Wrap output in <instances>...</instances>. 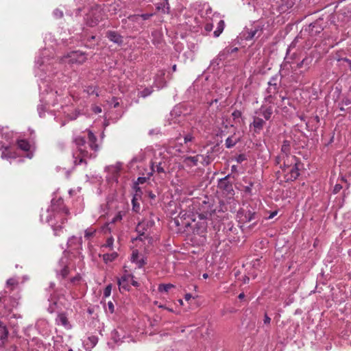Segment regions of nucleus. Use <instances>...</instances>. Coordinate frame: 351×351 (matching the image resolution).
Listing matches in <instances>:
<instances>
[{"label": "nucleus", "mask_w": 351, "mask_h": 351, "mask_svg": "<svg viewBox=\"0 0 351 351\" xmlns=\"http://www.w3.org/2000/svg\"><path fill=\"white\" fill-rule=\"evenodd\" d=\"M177 20L178 25L186 30L197 32L204 25L206 33L212 31L213 23L219 18L218 14H213L210 5L206 3L196 2L189 9L177 5Z\"/></svg>", "instance_id": "obj_1"}, {"label": "nucleus", "mask_w": 351, "mask_h": 351, "mask_svg": "<svg viewBox=\"0 0 351 351\" xmlns=\"http://www.w3.org/2000/svg\"><path fill=\"white\" fill-rule=\"evenodd\" d=\"M295 0H281L276 8L268 3L267 0H250L254 11L262 12V15L269 19L267 23L274 20L276 16L289 12L294 5Z\"/></svg>", "instance_id": "obj_2"}, {"label": "nucleus", "mask_w": 351, "mask_h": 351, "mask_svg": "<svg viewBox=\"0 0 351 351\" xmlns=\"http://www.w3.org/2000/svg\"><path fill=\"white\" fill-rule=\"evenodd\" d=\"M88 145H86L84 137L79 136L74 138L73 142L75 143L79 152L77 156H75L76 154H73L75 165L81 164L85 158L96 157L99 146L96 143L97 137L90 130L88 131Z\"/></svg>", "instance_id": "obj_3"}, {"label": "nucleus", "mask_w": 351, "mask_h": 351, "mask_svg": "<svg viewBox=\"0 0 351 351\" xmlns=\"http://www.w3.org/2000/svg\"><path fill=\"white\" fill-rule=\"evenodd\" d=\"M61 199L56 201L53 199L51 205L48 212H51L47 217V222L52 227L56 235H58V232L62 229V224L66 221L65 216L69 214V210L65 208H59L58 206L62 204Z\"/></svg>", "instance_id": "obj_4"}, {"label": "nucleus", "mask_w": 351, "mask_h": 351, "mask_svg": "<svg viewBox=\"0 0 351 351\" xmlns=\"http://www.w3.org/2000/svg\"><path fill=\"white\" fill-rule=\"evenodd\" d=\"M281 173L286 181H293L298 178L299 173V162L295 156H290L287 160L282 161L280 164Z\"/></svg>", "instance_id": "obj_5"}, {"label": "nucleus", "mask_w": 351, "mask_h": 351, "mask_svg": "<svg viewBox=\"0 0 351 351\" xmlns=\"http://www.w3.org/2000/svg\"><path fill=\"white\" fill-rule=\"evenodd\" d=\"M265 24L263 20L254 21L246 26L242 32V36L245 40H252L254 38H258L265 29Z\"/></svg>", "instance_id": "obj_6"}, {"label": "nucleus", "mask_w": 351, "mask_h": 351, "mask_svg": "<svg viewBox=\"0 0 351 351\" xmlns=\"http://www.w3.org/2000/svg\"><path fill=\"white\" fill-rule=\"evenodd\" d=\"M240 223L245 224L257 219V213L255 208L250 205H246L241 208L237 215Z\"/></svg>", "instance_id": "obj_7"}, {"label": "nucleus", "mask_w": 351, "mask_h": 351, "mask_svg": "<svg viewBox=\"0 0 351 351\" xmlns=\"http://www.w3.org/2000/svg\"><path fill=\"white\" fill-rule=\"evenodd\" d=\"M86 60L87 55L86 53L80 51H74L64 56L62 59V61L64 63H68L71 65H81L84 64Z\"/></svg>", "instance_id": "obj_8"}, {"label": "nucleus", "mask_w": 351, "mask_h": 351, "mask_svg": "<svg viewBox=\"0 0 351 351\" xmlns=\"http://www.w3.org/2000/svg\"><path fill=\"white\" fill-rule=\"evenodd\" d=\"M183 162L186 167H192L197 166L198 163H201L204 166H206L210 162V161L208 156L198 154L195 156L184 158Z\"/></svg>", "instance_id": "obj_9"}, {"label": "nucleus", "mask_w": 351, "mask_h": 351, "mask_svg": "<svg viewBox=\"0 0 351 351\" xmlns=\"http://www.w3.org/2000/svg\"><path fill=\"white\" fill-rule=\"evenodd\" d=\"M155 222L152 218L146 219L139 222L136 228V231L138 233V237L136 239L142 241V237H145L146 232H148L154 225Z\"/></svg>", "instance_id": "obj_10"}, {"label": "nucleus", "mask_w": 351, "mask_h": 351, "mask_svg": "<svg viewBox=\"0 0 351 351\" xmlns=\"http://www.w3.org/2000/svg\"><path fill=\"white\" fill-rule=\"evenodd\" d=\"M274 112V106L273 105H266L263 104L261 107L258 109L255 114L256 115H259L261 117L264 118L265 121H268L271 119V115Z\"/></svg>", "instance_id": "obj_11"}, {"label": "nucleus", "mask_w": 351, "mask_h": 351, "mask_svg": "<svg viewBox=\"0 0 351 351\" xmlns=\"http://www.w3.org/2000/svg\"><path fill=\"white\" fill-rule=\"evenodd\" d=\"M291 144L289 141H284L281 147V154L277 157L276 162L278 164H280L282 161L287 160V158L290 156Z\"/></svg>", "instance_id": "obj_12"}, {"label": "nucleus", "mask_w": 351, "mask_h": 351, "mask_svg": "<svg viewBox=\"0 0 351 351\" xmlns=\"http://www.w3.org/2000/svg\"><path fill=\"white\" fill-rule=\"evenodd\" d=\"M193 136L191 134H187L184 137L177 136V145L179 144L182 149H177L178 152H189L190 149V143H191Z\"/></svg>", "instance_id": "obj_13"}, {"label": "nucleus", "mask_w": 351, "mask_h": 351, "mask_svg": "<svg viewBox=\"0 0 351 351\" xmlns=\"http://www.w3.org/2000/svg\"><path fill=\"white\" fill-rule=\"evenodd\" d=\"M69 267L66 265L64 260L61 259L58 263V267L56 269L57 278L64 279L69 275Z\"/></svg>", "instance_id": "obj_14"}, {"label": "nucleus", "mask_w": 351, "mask_h": 351, "mask_svg": "<svg viewBox=\"0 0 351 351\" xmlns=\"http://www.w3.org/2000/svg\"><path fill=\"white\" fill-rule=\"evenodd\" d=\"M265 124V120L255 114L253 117V122L250 124V128H253L255 133H259L263 130Z\"/></svg>", "instance_id": "obj_15"}, {"label": "nucleus", "mask_w": 351, "mask_h": 351, "mask_svg": "<svg viewBox=\"0 0 351 351\" xmlns=\"http://www.w3.org/2000/svg\"><path fill=\"white\" fill-rule=\"evenodd\" d=\"M278 89V77H273L269 82H268V87L267 88V92L269 94L267 97V99H269L271 97L272 94H275Z\"/></svg>", "instance_id": "obj_16"}, {"label": "nucleus", "mask_w": 351, "mask_h": 351, "mask_svg": "<svg viewBox=\"0 0 351 351\" xmlns=\"http://www.w3.org/2000/svg\"><path fill=\"white\" fill-rule=\"evenodd\" d=\"M106 37L114 43L121 45L123 40V37L115 31H108L106 32Z\"/></svg>", "instance_id": "obj_17"}, {"label": "nucleus", "mask_w": 351, "mask_h": 351, "mask_svg": "<svg viewBox=\"0 0 351 351\" xmlns=\"http://www.w3.org/2000/svg\"><path fill=\"white\" fill-rule=\"evenodd\" d=\"M56 321L58 325H61L66 329H70L71 328V325L70 324L65 313H62L58 314Z\"/></svg>", "instance_id": "obj_18"}, {"label": "nucleus", "mask_w": 351, "mask_h": 351, "mask_svg": "<svg viewBox=\"0 0 351 351\" xmlns=\"http://www.w3.org/2000/svg\"><path fill=\"white\" fill-rule=\"evenodd\" d=\"M207 228V223L203 221L199 223V227H198L195 232H196L198 234L200 235V242L204 243L206 241L205 232Z\"/></svg>", "instance_id": "obj_19"}, {"label": "nucleus", "mask_w": 351, "mask_h": 351, "mask_svg": "<svg viewBox=\"0 0 351 351\" xmlns=\"http://www.w3.org/2000/svg\"><path fill=\"white\" fill-rule=\"evenodd\" d=\"M165 73L162 71L157 74L155 78L154 84L158 88H162L165 86L166 81L165 79Z\"/></svg>", "instance_id": "obj_20"}, {"label": "nucleus", "mask_w": 351, "mask_h": 351, "mask_svg": "<svg viewBox=\"0 0 351 351\" xmlns=\"http://www.w3.org/2000/svg\"><path fill=\"white\" fill-rule=\"evenodd\" d=\"M240 140V138L235 134L228 137L226 140L225 145L227 148L233 147Z\"/></svg>", "instance_id": "obj_21"}, {"label": "nucleus", "mask_w": 351, "mask_h": 351, "mask_svg": "<svg viewBox=\"0 0 351 351\" xmlns=\"http://www.w3.org/2000/svg\"><path fill=\"white\" fill-rule=\"evenodd\" d=\"M138 191L141 192L139 187H137L136 193L134 195L132 199V210L136 213H138L140 210V204L137 201L138 199L141 197V195L138 193Z\"/></svg>", "instance_id": "obj_22"}, {"label": "nucleus", "mask_w": 351, "mask_h": 351, "mask_svg": "<svg viewBox=\"0 0 351 351\" xmlns=\"http://www.w3.org/2000/svg\"><path fill=\"white\" fill-rule=\"evenodd\" d=\"M216 22L217 23V27L214 32V36L218 37L222 33L225 27V23L224 21L221 19L218 21L217 20Z\"/></svg>", "instance_id": "obj_23"}, {"label": "nucleus", "mask_w": 351, "mask_h": 351, "mask_svg": "<svg viewBox=\"0 0 351 351\" xmlns=\"http://www.w3.org/2000/svg\"><path fill=\"white\" fill-rule=\"evenodd\" d=\"M18 147L23 151H29L30 149V145L28 141L25 140H19L17 142Z\"/></svg>", "instance_id": "obj_24"}, {"label": "nucleus", "mask_w": 351, "mask_h": 351, "mask_svg": "<svg viewBox=\"0 0 351 351\" xmlns=\"http://www.w3.org/2000/svg\"><path fill=\"white\" fill-rule=\"evenodd\" d=\"M8 334V332L6 327L0 322V342L3 343V340L7 338Z\"/></svg>", "instance_id": "obj_25"}, {"label": "nucleus", "mask_w": 351, "mask_h": 351, "mask_svg": "<svg viewBox=\"0 0 351 351\" xmlns=\"http://www.w3.org/2000/svg\"><path fill=\"white\" fill-rule=\"evenodd\" d=\"M173 287L174 285L173 284H160L158 286V291L161 293H167Z\"/></svg>", "instance_id": "obj_26"}, {"label": "nucleus", "mask_w": 351, "mask_h": 351, "mask_svg": "<svg viewBox=\"0 0 351 351\" xmlns=\"http://www.w3.org/2000/svg\"><path fill=\"white\" fill-rule=\"evenodd\" d=\"M118 254L117 252H112L110 254H104L103 255V259L106 263L113 261L117 257Z\"/></svg>", "instance_id": "obj_27"}, {"label": "nucleus", "mask_w": 351, "mask_h": 351, "mask_svg": "<svg viewBox=\"0 0 351 351\" xmlns=\"http://www.w3.org/2000/svg\"><path fill=\"white\" fill-rule=\"evenodd\" d=\"M98 341V338L96 336L92 335L88 337L86 344L90 345V347H94Z\"/></svg>", "instance_id": "obj_28"}, {"label": "nucleus", "mask_w": 351, "mask_h": 351, "mask_svg": "<svg viewBox=\"0 0 351 351\" xmlns=\"http://www.w3.org/2000/svg\"><path fill=\"white\" fill-rule=\"evenodd\" d=\"M155 163H156L155 162H152L151 167H152V171H154L155 168H156V171L158 173L164 172V167L162 166V163L159 162V163L156 164V165H155Z\"/></svg>", "instance_id": "obj_29"}, {"label": "nucleus", "mask_w": 351, "mask_h": 351, "mask_svg": "<svg viewBox=\"0 0 351 351\" xmlns=\"http://www.w3.org/2000/svg\"><path fill=\"white\" fill-rule=\"evenodd\" d=\"M152 93V90L149 88H146L145 89H143V90L140 91L138 93V95L140 97H146L149 95H150Z\"/></svg>", "instance_id": "obj_30"}, {"label": "nucleus", "mask_w": 351, "mask_h": 351, "mask_svg": "<svg viewBox=\"0 0 351 351\" xmlns=\"http://www.w3.org/2000/svg\"><path fill=\"white\" fill-rule=\"evenodd\" d=\"M123 218V213L119 211L117 213V215L112 219L110 223H115L118 221H120Z\"/></svg>", "instance_id": "obj_31"}, {"label": "nucleus", "mask_w": 351, "mask_h": 351, "mask_svg": "<svg viewBox=\"0 0 351 351\" xmlns=\"http://www.w3.org/2000/svg\"><path fill=\"white\" fill-rule=\"evenodd\" d=\"M106 311L111 314L114 312V305L112 301L108 302L107 306L106 307Z\"/></svg>", "instance_id": "obj_32"}, {"label": "nucleus", "mask_w": 351, "mask_h": 351, "mask_svg": "<svg viewBox=\"0 0 351 351\" xmlns=\"http://www.w3.org/2000/svg\"><path fill=\"white\" fill-rule=\"evenodd\" d=\"M121 169V164L117 163L114 166H111L109 167L110 171H111L113 173L116 174L119 172Z\"/></svg>", "instance_id": "obj_33"}, {"label": "nucleus", "mask_w": 351, "mask_h": 351, "mask_svg": "<svg viewBox=\"0 0 351 351\" xmlns=\"http://www.w3.org/2000/svg\"><path fill=\"white\" fill-rule=\"evenodd\" d=\"M112 337L114 339V341L117 342L121 340V337L119 333V331L117 330H114L112 332Z\"/></svg>", "instance_id": "obj_34"}, {"label": "nucleus", "mask_w": 351, "mask_h": 351, "mask_svg": "<svg viewBox=\"0 0 351 351\" xmlns=\"http://www.w3.org/2000/svg\"><path fill=\"white\" fill-rule=\"evenodd\" d=\"M53 14L56 19H61L64 15L63 12L59 9H56Z\"/></svg>", "instance_id": "obj_35"}, {"label": "nucleus", "mask_w": 351, "mask_h": 351, "mask_svg": "<svg viewBox=\"0 0 351 351\" xmlns=\"http://www.w3.org/2000/svg\"><path fill=\"white\" fill-rule=\"evenodd\" d=\"M111 289H112V286L111 285H108L104 289V297H108L110 296V293H111Z\"/></svg>", "instance_id": "obj_36"}, {"label": "nucleus", "mask_w": 351, "mask_h": 351, "mask_svg": "<svg viewBox=\"0 0 351 351\" xmlns=\"http://www.w3.org/2000/svg\"><path fill=\"white\" fill-rule=\"evenodd\" d=\"M7 285L8 286H14V285H16L18 284V281L15 278H10L7 280Z\"/></svg>", "instance_id": "obj_37"}, {"label": "nucleus", "mask_w": 351, "mask_h": 351, "mask_svg": "<svg viewBox=\"0 0 351 351\" xmlns=\"http://www.w3.org/2000/svg\"><path fill=\"white\" fill-rule=\"evenodd\" d=\"M95 232V230H86L84 237H85V238L88 239L89 238H90L91 237H93L94 235Z\"/></svg>", "instance_id": "obj_38"}, {"label": "nucleus", "mask_w": 351, "mask_h": 351, "mask_svg": "<svg viewBox=\"0 0 351 351\" xmlns=\"http://www.w3.org/2000/svg\"><path fill=\"white\" fill-rule=\"evenodd\" d=\"M232 116L234 120L239 119L241 117V112L239 110H234L232 113Z\"/></svg>", "instance_id": "obj_39"}, {"label": "nucleus", "mask_w": 351, "mask_h": 351, "mask_svg": "<svg viewBox=\"0 0 351 351\" xmlns=\"http://www.w3.org/2000/svg\"><path fill=\"white\" fill-rule=\"evenodd\" d=\"M246 159L245 156L243 154H239L237 156L236 160L237 162L241 163Z\"/></svg>", "instance_id": "obj_40"}, {"label": "nucleus", "mask_w": 351, "mask_h": 351, "mask_svg": "<svg viewBox=\"0 0 351 351\" xmlns=\"http://www.w3.org/2000/svg\"><path fill=\"white\" fill-rule=\"evenodd\" d=\"M45 60H43V58H38V60H36V65L38 66V67H42L43 66H44L45 64Z\"/></svg>", "instance_id": "obj_41"}, {"label": "nucleus", "mask_w": 351, "mask_h": 351, "mask_svg": "<svg viewBox=\"0 0 351 351\" xmlns=\"http://www.w3.org/2000/svg\"><path fill=\"white\" fill-rule=\"evenodd\" d=\"M38 113H39V115L40 117H43V114L45 112V108L43 105H39L38 106Z\"/></svg>", "instance_id": "obj_42"}, {"label": "nucleus", "mask_w": 351, "mask_h": 351, "mask_svg": "<svg viewBox=\"0 0 351 351\" xmlns=\"http://www.w3.org/2000/svg\"><path fill=\"white\" fill-rule=\"evenodd\" d=\"M80 280H81L80 275L77 274L75 276H74L73 278H72L71 279V282L73 284H75V283L78 282Z\"/></svg>", "instance_id": "obj_43"}, {"label": "nucleus", "mask_w": 351, "mask_h": 351, "mask_svg": "<svg viewBox=\"0 0 351 351\" xmlns=\"http://www.w3.org/2000/svg\"><path fill=\"white\" fill-rule=\"evenodd\" d=\"M110 105L114 108H117L119 106V102L118 101V99L117 98L113 97L110 103Z\"/></svg>", "instance_id": "obj_44"}, {"label": "nucleus", "mask_w": 351, "mask_h": 351, "mask_svg": "<svg viewBox=\"0 0 351 351\" xmlns=\"http://www.w3.org/2000/svg\"><path fill=\"white\" fill-rule=\"evenodd\" d=\"M146 180H147V178L145 177H138L137 179V181L136 182V184L138 185L141 184H143L146 182Z\"/></svg>", "instance_id": "obj_45"}, {"label": "nucleus", "mask_w": 351, "mask_h": 351, "mask_svg": "<svg viewBox=\"0 0 351 351\" xmlns=\"http://www.w3.org/2000/svg\"><path fill=\"white\" fill-rule=\"evenodd\" d=\"M138 16L141 17L143 20H148L151 16H153V14H143Z\"/></svg>", "instance_id": "obj_46"}, {"label": "nucleus", "mask_w": 351, "mask_h": 351, "mask_svg": "<svg viewBox=\"0 0 351 351\" xmlns=\"http://www.w3.org/2000/svg\"><path fill=\"white\" fill-rule=\"evenodd\" d=\"M62 344V343H60V344L56 343L55 344L54 348H55L56 351H64L65 350L64 348H62V347H61Z\"/></svg>", "instance_id": "obj_47"}, {"label": "nucleus", "mask_w": 351, "mask_h": 351, "mask_svg": "<svg viewBox=\"0 0 351 351\" xmlns=\"http://www.w3.org/2000/svg\"><path fill=\"white\" fill-rule=\"evenodd\" d=\"M113 241L114 240H113L112 238L108 239V240L106 241V246L109 247H112V245H113Z\"/></svg>", "instance_id": "obj_48"}, {"label": "nucleus", "mask_w": 351, "mask_h": 351, "mask_svg": "<svg viewBox=\"0 0 351 351\" xmlns=\"http://www.w3.org/2000/svg\"><path fill=\"white\" fill-rule=\"evenodd\" d=\"M263 322L264 324H269L271 322V318L267 314H265Z\"/></svg>", "instance_id": "obj_49"}, {"label": "nucleus", "mask_w": 351, "mask_h": 351, "mask_svg": "<svg viewBox=\"0 0 351 351\" xmlns=\"http://www.w3.org/2000/svg\"><path fill=\"white\" fill-rule=\"evenodd\" d=\"M341 186L340 184H336L334 187V193H337L341 189Z\"/></svg>", "instance_id": "obj_50"}, {"label": "nucleus", "mask_w": 351, "mask_h": 351, "mask_svg": "<svg viewBox=\"0 0 351 351\" xmlns=\"http://www.w3.org/2000/svg\"><path fill=\"white\" fill-rule=\"evenodd\" d=\"M62 348H64V351H73L71 348H69L66 344H62L61 345Z\"/></svg>", "instance_id": "obj_51"}, {"label": "nucleus", "mask_w": 351, "mask_h": 351, "mask_svg": "<svg viewBox=\"0 0 351 351\" xmlns=\"http://www.w3.org/2000/svg\"><path fill=\"white\" fill-rule=\"evenodd\" d=\"M170 116H171V119H170V118H169V119H168V121H169V124H171V123H174V122H175V121H173L174 117H173V111H171V112H170Z\"/></svg>", "instance_id": "obj_52"}, {"label": "nucleus", "mask_w": 351, "mask_h": 351, "mask_svg": "<svg viewBox=\"0 0 351 351\" xmlns=\"http://www.w3.org/2000/svg\"><path fill=\"white\" fill-rule=\"evenodd\" d=\"M93 110L95 113H99L101 112V108L100 107L96 106L94 108Z\"/></svg>", "instance_id": "obj_53"}, {"label": "nucleus", "mask_w": 351, "mask_h": 351, "mask_svg": "<svg viewBox=\"0 0 351 351\" xmlns=\"http://www.w3.org/2000/svg\"><path fill=\"white\" fill-rule=\"evenodd\" d=\"M191 298H192V295H191V294H190V293H186V294L185 295V296H184V298H185V300H186V301L190 300L191 299Z\"/></svg>", "instance_id": "obj_54"}, {"label": "nucleus", "mask_w": 351, "mask_h": 351, "mask_svg": "<svg viewBox=\"0 0 351 351\" xmlns=\"http://www.w3.org/2000/svg\"><path fill=\"white\" fill-rule=\"evenodd\" d=\"M12 156H8L7 154H5V152H2V154H1V158H12Z\"/></svg>", "instance_id": "obj_55"}, {"label": "nucleus", "mask_w": 351, "mask_h": 351, "mask_svg": "<svg viewBox=\"0 0 351 351\" xmlns=\"http://www.w3.org/2000/svg\"><path fill=\"white\" fill-rule=\"evenodd\" d=\"M76 239H77L76 237H73L72 238H71V239H69V241H68V244H69V245H71V243H73V240H76Z\"/></svg>", "instance_id": "obj_56"}, {"label": "nucleus", "mask_w": 351, "mask_h": 351, "mask_svg": "<svg viewBox=\"0 0 351 351\" xmlns=\"http://www.w3.org/2000/svg\"><path fill=\"white\" fill-rule=\"evenodd\" d=\"M277 215V211H274L273 213H271V215L269 216V219H272L273 217H274L276 215Z\"/></svg>", "instance_id": "obj_57"}, {"label": "nucleus", "mask_w": 351, "mask_h": 351, "mask_svg": "<svg viewBox=\"0 0 351 351\" xmlns=\"http://www.w3.org/2000/svg\"><path fill=\"white\" fill-rule=\"evenodd\" d=\"M149 197L151 199H154L156 197V195L152 192H149Z\"/></svg>", "instance_id": "obj_58"}, {"label": "nucleus", "mask_w": 351, "mask_h": 351, "mask_svg": "<svg viewBox=\"0 0 351 351\" xmlns=\"http://www.w3.org/2000/svg\"><path fill=\"white\" fill-rule=\"evenodd\" d=\"M307 60H308V58H304V59H303V60L301 62V63H300V64H299V65H298V66H299L300 67H301V66H302V65L303 64H304Z\"/></svg>", "instance_id": "obj_59"}, {"label": "nucleus", "mask_w": 351, "mask_h": 351, "mask_svg": "<svg viewBox=\"0 0 351 351\" xmlns=\"http://www.w3.org/2000/svg\"><path fill=\"white\" fill-rule=\"evenodd\" d=\"M245 297V294L243 293H241L239 295V299H243Z\"/></svg>", "instance_id": "obj_60"}, {"label": "nucleus", "mask_w": 351, "mask_h": 351, "mask_svg": "<svg viewBox=\"0 0 351 351\" xmlns=\"http://www.w3.org/2000/svg\"><path fill=\"white\" fill-rule=\"evenodd\" d=\"M55 287V283L54 282H51L50 283V285H49V288L53 289Z\"/></svg>", "instance_id": "obj_61"}, {"label": "nucleus", "mask_w": 351, "mask_h": 351, "mask_svg": "<svg viewBox=\"0 0 351 351\" xmlns=\"http://www.w3.org/2000/svg\"><path fill=\"white\" fill-rule=\"evenodd\" d=\"M201 219H207L206 216H204V215H199Z\"/></svg>", "instance_id": "obj_62"}, {"label": "nucleus", "mask_w": 351, "mask_h": 351, "mask_svg": "<svg viewBox=\"0 0 351 351\" xmlns=\"http://www.w3.org/2000/svg\"><path fill=\"white\" fill-rule=\"evenodd\" d=\"M9 351H16V347H12V348H10Z\"/></svg>", "instance_id": "obj_63"}, {"label": "nucleus", "mask_w": 351, "mask_h": 351, "mask_svg": "<svg viewBox=\"0 0 351 351\" xmlns=\"http://www.w3.org/2000/svg\"><path fill=\"white\" fill-rule=\"evenodd\" d=\"M202 276L204 279H206L208 277V275L207 274H204Z\"/></svg>", "instance_id": "obj_64"}]
</instances>
